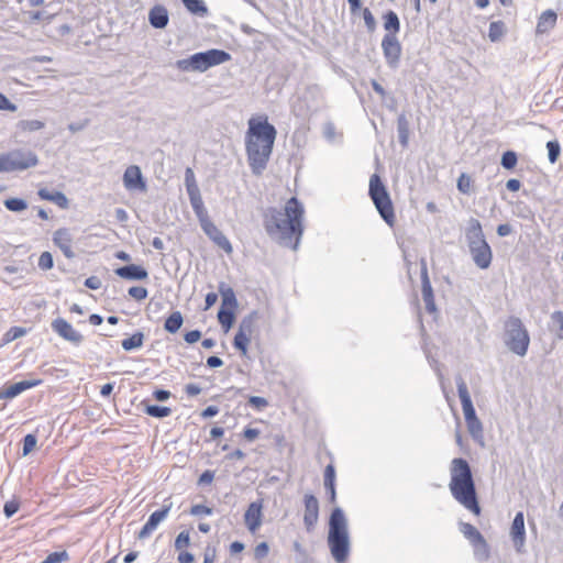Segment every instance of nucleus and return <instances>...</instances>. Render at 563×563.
I'll list each match as a JSON object with an SVG mask.
<instances>
[{
  "label": "nucleus",
  "mask_w": 563,
  "mask_h": 563,
  "mask_svg": "<svg viewBox=\"0 0 563 563\" xmlns=\"http://www.w3.org/2000/svg\"><path fill=\"white\" fill-rule=\"evenodd\" d=\"M292 549L296 553V563L312 560L305 547L298 541H294Z\"/></svg>",
  "instance_id": "nucleus-43"
},
{
  "label": "nucleus",
  "mask_w": 563,
  "mask_h": 563,
  "mask_svg": "<svg viewBox=\"0 0 563 563\" xmlns=\"http://www.w3.org/2000/svg\"><path fill=\"white\" fill-rule=\"evenodd\" d=\"M201 338V332L199 330H191L185 333L184 339L187 343L192 344L199 341Z\"/></svg>",
  "instance_id": "nucleus-63"
},
{
  "label": "nucleus",
  "mask_w": 563,
  "mask_h": 563,
  "mask_svg": "<svg viewBox=\"0 0 563 563\" xmlns=\"http://www.w3.org/2000/svg\"><path fill=\"white\" fill-rule=\"evenodd\" d=\"M19 510V504L14 500L7 501L3 507V514L7 518L12 517Z\"/></svg>",
  "instance_id": "nucleus-60"
},
{
  "label": "nucleus",
  "mask_w": 563,
  "mask_h": 563,
  "mask_svg": "<svg viewBox=\"0 0 563 563\" xmlns=\"http://www.w3.org/2000/svg\"><path fill=\"white\" fill-rule=\"evenodd\" d=\"M184 323V317L180 311H174L164 323V330L168 333H176Z\"/></svg>",
  "instance_id": "nucleus-30"
},
{
  "label": "nucleus",
  "mask_w": 563,
  "mask_h": 563,
  "mask_svg": "<svg viewBox=\"0 0 563 563\" xmlns=\"http://www.w3.org/2000/svg\"><path fill=\"white\" fill-rule=\"evenodd\" d=\"M269 547L267 542L258 543L254 549V556L256 560H262L267 556Z\"/></svg>",
  "instance_id": "nucleus-58"
},
{
  "label": "nucleus",
  "mask_w": 563,
  "mask_h": 563,
  "mask_svg": "<svg viewBox=\"0 0 563 563\" xmlns=\"http://www.w3.org/2000/svg\"><path fill=\"white\" fill-rule=\"evenodd\" d=\"M192 209L203 206L200 189L187 191Z\"/></svg>",
  "instance_id": "nucleus-56"
},
{
  "label": "nucleus",
  "mask_w": 563,
  "mask_h": 563,
  "mask_svg": "<svg viewBox=\"0 0 563 563\" xmlns=\"http://www.w3.org/2000/svg\"><path fill=\"white\" fill-rule=\"evenodd\" d=\"M0 110L15 111L16 106L12 103L7 96L0 93Z\"/></svg>",
  "instance_id": "nucleus-61"
},
{
  "label": "nucleus",
  "mask_w": 563,
  "mask_h": 563,
  "mask_svg": "<svg viewBox=\"0 0 563 563\" xmlns=\"http://www.w3.org/2000/svg\"><path fill=\"white\" fill-rule=\"evenodd\" d=\"M251 338L246 336L244 334H235L233 340V346L241 351L242 355H246L247 352V345L250 343Z\"/></svg>",
  "instance_id": "nucleus-45"
},
{
  "label": "nucleus",
  "mask_w": 563,
  "mask_h": 563,
  "mask_svg": "<svg viewBox=\"0 0 563 563\" xmlns=\"http://www.w3.org/2000/svg\"><path fill=\"white\" fill-rule=\"evenodd\" d=\"M37 439L34 434L29 433L23 439V455L30 454L36 446Z\"/></svg>",
  "instance_id": "nucleus-50"
},
{
  "label": "nucleus",
  "mask_w": 563,
  "mask_h": 563,
  "mask_svg": "<svg viewBox=\"0 0 563 563\" xmlns=\"http://www.w3.org/2000/svg\"><path fill=\"white\" fill-rule=\"evenodd\" d=\"M421 292L427 311L430 313L435 312L433 289L429 279L427 264L423 260L421 261Z\"/></svg>",
  "instance_id": "nucleus-17"
},
{
  "label": "nucleus",
  "mask_w": 563,
  "mask_h": 563,
  "mask_svg": "<svg viewBox=\"0 0 563 563\" xmlns=\"http://www.w3.org/2000/svg\"><path fill=\"white\" fill-rule=\"evenodd\" d=\"M319 519V501L312 494L305 495L303 525L308 532L312 531Z\"/></svg>",
  "instance_id": "nucleus-14"
},
{
  "label": "nucleus",
  "mask_w": 563,
  "mask_h": 563,
  "mask_svg": "<svg viewBox=\"0 0 563 563\" xmlns=\"http://www.w3.org/2000/svg\"><path fill=\"white\" fill-rule=\"evenodd\" d=\"M249 404L257 410H262L268 406V401L260 396H251L249 398Z\"/></svg>",
  "instance_id": "nucleus-59"
},
{
  "label": "nucleus",
  "mask_w": 563,
  "mask_h": 563,
  "mask_svg": "<svg viewBox=\"0 0 563 563\" xmlns=\"http://www.w3.org/2000/svg\"><path fill=\"white\" fill-rule=\"evenodd\" d=\"M205 234L220 249H222L225 253H232L233 249L229 241V239L222 233V231L210 221L206 225L201 227Z\"/></svg>",
  "instance_id": "nucleus-18"
},
{
  "label": "nucleus",
  "mask_w": 563,
  "mask_h": 563,
  "mask_svg": "<svg viewBox=\"0 0 563 563\" xmlns=\"http://www.w3.org/2000/svg\"><path fill=\"white\" fill-rule=\"evenodd\" d=\"M53 241L67 258H70V233L68 229L63 228L54 233Z\"/></svg>",
  "instance_id": "nucleus-24"
},
{
  "label": "nucleus",
  "mask_w": 563,
  "mask_h": 563,
  "mask_svg": "<svg viewBox=\"0 0 563 563\" xmlns=\"http://www.w3.org/2000/svg\"><path fill=\"white\" fill-rule=\"evenodd\" d=\"M115 274L126 280H142L148 276L147 271L135 264L125 265L115 269Z\"/></svg>",
  "instance_id": "nucleus-21"
},
{
  "label": "nucleus",
  "mask_w": 563,
  "mask_h": 563,
  "mask_svg": "<svg viewBox=\"0 0 563 563\" xmlns=\"http://www.w3.org/2000/svg\"><path fill=\"white\" fill-rule=\"evenodd\" d=\"M461 531L474 547L476 559L486 561L489 558V549L483 534L473 525L466 522L461 523Z\"/></svg>",
  "instance_id": "nucleus-9"
},
{
  "label": "nucleus",
  "mask_w": 563,
  "mask_h": 563,
  "mask_svg": "<svg viewBox=\"0 0 563 563\" xmlns=\"http://www.w3.org/2000/svg\"><path fill=\"white\" fill-rule=\"evenodd\" d=\"M262 504L251 503L244 514V522L247 529L254 533L262 525Z\"/></svg>",
  "instance_id": "nucleus-19"
},
{
  "label": "nucleus",
  "mask_w": 563,
  "mask_h": 563,
  "mask_svg": "<svg viewBox=\"0 0 563 563\" xmlns=\"http://www.w3.org/2000/svg\"><path fill=\"white\" fill-rule=\"evenodd\" d=\"M506 25L503 21H493L489 24L488 37L492 42H498L505 35Z\"/></svg>",
  "instance_id": "nucleus-35"
},
{
  "label": "nucleus",
  "mask_w": 563,
  "mask_h": 563,
  "mask_svg": "<svg viewBox=\"0 0 563 563\" xmlns=\"http://www.w3.org/2000/svg\"><path fill=\"white\" fill-rule=\"evenodd\" d=\"M52 328L64 339L70 340V324L66 320L62 318L54 320L52 322Z\"/></svg>",
  "instance_id": "nucleus-36"
},
{
  "label": "nucleus",
  "mask_w": 563,
  "mask_h": 563,
  "mask_svg": "<svg viewBox=\"0 0 563 563\" xmlns=\"http://www.w3.org/2000/svg\"><path fill=\"white\" fill-rule=\"evenodd\" d=\"M37 164V155L31 150L15 148L0 154V173L21 172Z\"/></svg>",
  "instance_id": "nucleus-8"
},
{
  "label": "nucleus",
  "mask_w": 563,
  "mask_h": 563,
  "mask_svg": "<svg viewBox=\"0 0 563 563\" xmlns=\"http://www.w3.org/2000/svg\"><path fill=\"white\" fill-rule=\"evenodd\" d=\"M38 267L43 271L51 269L54 265L53 256L49 252H43L38 258Z\"/></svg>",
  "instance_id": "nucleus-52"
},
{
  "label": "nucleus",
  "mask_w": 563,
  "mask_h": 563,
  "mask_svg": "<svg viewBox=\"0 0 563 563\" xmlns=\"http://www.w3.org/2000/svg\"><path fill=\"white\" fill-rule=\"evenodd\" d=\"M145 412L154 418H165L172 413V409L169 407L158 405H148L145 408Z\"/></svg>",
  "instance_id": "nucleus-38"
},
{
  "label": "nucleus",
  "mask_w": 563,
  "mask_h": 563,
  "mask_svg": "<svg viewBox=\"0 0 563 563\" xmlns=\"http://www.w3.org/2000/svg\"><path fill=\"white\" fill-rule=\"evenodd\" d=\"M384 29L386 34H398L400 31V21L396 12L393 10L387 11L383 15Z\"/></svg>",
  "instance_id": "nucleus-28"
},
{
  "label": "nucleus",
  "mask_w": 563,
  "mask_h": 563,
  "mask_svg": "<svg viewBox=\"0 0 563 563\" xmlns=\"http://www.w3.org/2000/svg\"><path fill=\"white\" fill-rule=\"evenodd\" d=\"M473 181H472V178L465 174V173H462L460 175V177L457 178V189L460 192L464 194V195H470L472 191H473V186H472Z\"/></svg>",
  "instance_id": "nucleus-41"
},
{
  "label": "nucleus",
  "mask_w": 563,
  "mask_h": 563,
  "mask_svg": "<svg viewBox=\"0 0 563 563\" xmlns=\"http://www.w3.org/2000/svg\"><path fill=\"white\" fill-rule=\"evenodd\" d=\"M189 542H190V536H189V532L188 531H181L176 540H175V549L176 550H181L186 547L189 545Z\"/></svg>",
  "instance_id": "nucleus-54"
},
{
  "label": "nucleus",
  "mask_w": 563,
  "mask_h": 563,
  "mask_svg": "<svg viewBox=\"0 0 563 563\" xmlns=\"http://www.w3.org/2000/svg\"><path fill=\"white\" fill-rule=\"evenodd\" d=\"M368 195L382 219L389 227H394L396 222L394 206L386 186L377 174H373L369 178Z\"/></svg>",
  "instance_id": "nucleus-6"
},
{
  "label": "nucleus",
  "mask_w": 563,
  "mask_h": 563,
  "mask_svg": "<svg viewBox=\"0 0 563 563\" xmlns=\"http://www.w3.org/2000/svg\"><path fill=\"white\" fill-rule=\"evenodd\" d=\"M187 10L200 16H205L208 13V8L202 0H181Z\"/></svg>",
  "instance_id": "nucleus-34"
},
{
  "label": "nucleus",
  "mask_w": 563,
  "mask_h": 563,
  "mask_svg": "<svg viewBox=\"0 0 563 563\" xmlns=\"http://www.w3.org/2000/svg\"><path fill=\"white\" fill-rule=\"evenodd\" d=\"M40 384V380H21L14 383L8 387H2L0 389V399H12L19 396L21 393L35 387Z\"/></svg>",
  "instance_id": "nucleus-20"
},
{
  "label": "nucleus",
  "mask_w": 563,
  "mask_h": 563,
  "mask_svg": "<svg viewBox=\"0 0 563 563\" xmlns=\"http://www.w3.org/2000/svg\"><path fill=\"white\" fill-rule=\"evenodd\" d=\"M38 196L44 200H48L56 203L60 208L66 209L68 207V199L60 191H49L45 188H42L38 190Z\"/></svg>",
  "instance_id": "nucleus-27"
},
{
  "label": "nucleus",
  "mask_w": 563,
  "mask_h": 563,
  "mask_svg": "<svg viewBox=\"0 0 563 563\" xmlns=\"http://www.w3.org/2000/svg\"><path fill=\"white\" fill-rule=\"evenodd\" d=\"M218 320L225 330H229L234 322V312L222 307L218 312Z\"/></svg>",
  "instance_id": "nucleus-37"
},
{
  "label": "nucleus",
  "mask_w": 563,
  "mask_h": 563,
  "mask_svg": "<svg viewBox=\"0 0 563 563\" xmlns=\"http://www.w3.org/2000/svg\"><path fill=\"white\" fill-rule=\"evenodd\" d=\"M256 317H257V313L255 311H253L249 316L244 317L239 324V330L236 333L244 334V335L251 338L253 330H254Z\"/></svg>",
  "instance_id": "nucleus-32"
},
{
  "label": "nucleus",
  "mask_w": 563,
  "mask_h": 563,
  "mask_svg": "<svg viewBox=\"0 0 563 563\" xmlns=\"http://www.w3.org/2000/svg\"><path fill=\"white\" fill-rule=\"evenodd\" d=\"M397 132H398V140L402 147L408 146L409 142V121L405 113H401L397 118Z\"/></svg>",
  "instance_id": "nucleus-26"
},
{
  "label": "nucleus",
  "mask_w": 563,
  "mask_h": 563,
  "mask_svg": "<svg viewBox=\"0 0 563 563\" xmlns=\"http://www.w3.org/2000/svg\"><path fill=\"white\" fill-rule=\"evenodd\" d=\"M382 49L388 67L396 69L401 57V44L396 34H385L382 40Z\"/></svg>",
  "instance_id": "nucleus-11"
},
{
  "label": "nucleus",
  "mask_w": 563,
  "mask_h": 563,
  "mask_svg": "<svg viewBox=\"0 0 563 563\" xmlns=\"http://www.w3.org/2000/svg\"><path fill=\"white\" fill-rule=\"evenodd\" d=\"M328 545L336 563H345L351 550L347 520L343 510L336 507L329 519Z\"/></svg>",
  "instance_id": "nucleus-4"
},
{
  "label": "nucleus",
  "mask_w": 563,
  "mask_h": 563,
  "mask_svg": "<svg viewBox=\"0 0 563 563\" xmlns=\"http://www.w3.org/2000/svg\"><path fill=\"white\" fill-rule=\"evenodd\" d=\"M4 207L13 212H21L27 208V203L22 198H9L3 201Z\"/></svg>",
  "instance_id": "nucleus-39"
},
{
  "label": "nucleus",
  "mask_w": 563,
  "mask_h": 563,
  "mask_svg": "<svg viewBox=\"0 0 563 563\" xmlns=\"http://www.w3.org/2000/svg\"><path fill=\"white\" fill-rule=\"evenodd\" d=\"M335 470L332 464L327 465L324 470V487L329 494V501L334 504L336 501V492H335Z\"/></svg>",
  "instance_id": "nucleus-25"
},
{
  "label": "nucleus",
  "mask_w": 563,
  "mask_h": 563,
  "mask_svg": "<svg viewBox=\"0 0 563 563\" xmlns=\"http://www.w3.org/2000/svg\"><path fill=\"white\" fill-rule=\"evenodd\" d=\"M303 206L296 197H291L284 209L267 208L263 213V225L266 233L284 246L297 250L303 233Z\"/></svg>",
  "instance_id": "nucleus-1"
},
{
  "label": "nucleus",
  "mask_w": 563,
  "mask_h": 563,
  "mask_svg": "<svg viewBox=\"0 0 563 563\" xmlns=\"http://www.w3.org/2000/svg\"><path fill=\"white\" fill-rule=\"evenodd\" d=\"M68 560V552L66 550L49 553L42 563H60Z\"/></svg>",
  "instance_id": "nucleus-49"
},
{
  "label": "nucleus",
  "mask_w": 563,
  "mask_h": 563,
  "mask_svg": "<svg viewBox=\"0 0 563 563\" xmlns=\"http://www.w3.org/2000/svg\"><path fill=\"white\" fill-rule=\"evenodd\" d=\"M172 503L164 504L162 509L154 511L148 517L146 523L139 532L140 539H146L158 527V525L167 517L172 509Z\"/></svg>",
  "instance_id": "nucleus-16"
},
{
  "label": "nucleus",
  "mask_w": 563,
  "mask_h": 563,
  "mask_svg": "<svg viewBox=\"0 0 563 563\" xmlns=\"http://www.w3.org/2000/svg\"><path fill=\"white\" fill-rule=\"evenodd\" d=\"M196 71H206L210 67L221 65L231 59V55L222 49L212 48L194 54Z\"/></svg>",
  "instance_id": "nucleus-10"
},
{
  "label": "nucleus",
  "mask_w": 563,
  "mask_h": 563,
  "mask_svg": "<svg viewBox=\"0 0 563 563\" xmlns=\"http://www.w3.org/2000/svg\"><path fill=\"white\" fill-rule=\"evenodd\" d=\"M196 62L195 55L189 56L188 58L178 59L176 62L177 69L181 71H196Z\"/></svg>",
  "instance_id": "nucleus-47"
},
{
  "label": "nucleus",
  "mask_w": 563,
  "mask_h": 563,
  "mask_svg": "<svg viewBox=\"0 0 563 563\" xmlns=\"http://www.w3.org/2000/svg\"><path fill=\"white\" fill-rule=\"evenodd\" d=\"M362 14H363V19H364L367 31L369 33H373L377 26L376 20L374 18L373 13L371 12V10L368 8H364L362 10Z\"/></svg>",
  "instance_id": "nucleus-48"
},
{
  "label": "nucleus",
  "mask_w": 563,
  "mask_h": 563,
  "mask_svg": "<svg viewBox=\"0 0 563 563\" xmlns=\"http://www.w3.org/2000/svg\"><path fill=\"white\" fill-rule=\"evenodd\" d=\"M150 24L155 29H164L169 21L168 11L162 4L154 5L148 12Z\"/></svg>",
  "instance_id": "nucleus-22"
},
{
  "label": "nucleus",
  "mask_w": 563,
  "mask_h": 563,
  "mask_svg": "<svg viewBox=\"0 0 563 563\" xmlns=\"http://www.w3.org/2000/svg\"><path fill=\"white\" fill-rule=\"evenodd\" d=\"M510 537L514 542V547L518 553L525 551L526 544V529H525V517L521 511L517 512L510 528Z\"/></svg>",
  "instance_id": "nucleus-12"
},
{
  "label": "nucleus",
  "mask_w": 563,
  "mask_h": 563,
  "mask_svg": "<svg viewBox=\"0 0 563 563\" xmlns=\"http://www.w3.org/2000/svg\"><path fill=\"white\" fill-rule=\"evenodd\" d=\"M505 343L519 356H525L530 344L529 333L518 317H509L505 322Z\"/></svg>",
  "instance_id": "nucleus-7"
},
{
  "label": "nucleus",
  "mask_w": 563,
  "mask_h": 563,
  "mask_svg": "<svg viewBox=\"0 0 563 563\" xmlns=\"http://www.w3.org/2000/svg\"><path fill=\"white\" fill-rule=\"evenodd\" d=\"M144 342V333L137 331L133 333L130 338L122 340L121 345L124 351H132L134 349H139L143 345Z\"/></svg>",
  "instance_id": "nucleus-33"
},
{
  "label": "nucleus",
  "mask_w": 563,
  "mask_h": 563,
  "mask_svg": "<svg viewBox=\"0 0 563 563\" xmlns=\"http://www.w3.org/2000/svg\"><path fill=\"white\" fill-rule=\"evenodd\" d=\"M547 148H548L549 161H550V163L554 164L561 154V147H560L559 142L558 141H549L547 143Z\"/></svg>",
  "instance_id": "nucleus-46"
},
{
  "label": "nucleus",
  "mask_w": 563,
  "mask_h": 563,
  "mask_svg": "<svg viewBox=\"0 0 563 563\" xmlns=\"http://www.w3.org/2000/svg\"><path fill=\"white\" fill-rule=\"evenodd\" d=\"M123 185L129 191H146V183L139 166L131 165L125 169L123 174Z\"/></svg>",
  "instance_id": "nucleus-13"
},
{
  "label": "nucleus",
  "mask_w": 563,
  "mask_h": 563,
  "mask_svg": "<svg viewBox=\"0 0 563 563\" xmlns=\"http://www.w3.org/2000/svg\"><path fill=\"white\" fill-rule=\"evenodd\" d=\"M558 20V14L549 9L541 13V15L538 19L537 23V33L538 34H544L548 33L550 30H552Z\"/></svg>",
  "instance_id": "nucleus-23"
},
{
  "label": "nucleus",
  "mask_w": 563,
  "mask_h": 563,
  "mask_svg": "<svg viewBox=\"0 0 563 563\" xmlns=\"http://www.w3.org/2000/svg\"><path fill=\"white\" fill-rule=\"evenodd\" d=\"M128 292L133 299H135L137 301L144 300L148 295L147 289L142 286L130 287Z\"/></svg>",
  "instance_id": "nucleus-51"
},
{
  "label": "nucleus",
  "mask_w": 563,
  "mask_h": 563,
  "mask_svg": "<svg viewBox=\"0 0 563 563\" xmlns=\"http://www.w3.org/2000/svg\"><path fill=\"white\" fill-rule=\"evenodd\" d=\"M517 154L512 151H507L503 154L500 164L505 169H512L517 165Z\"/></svg>",
  "instance_id": "nucleus-44"
},
{
  "label": "nucleus",
  "mask_w": 563,
  "mask_h": 563,
  "mask_svg": "<svg viewBox=\"0 0 563 563\" xmlns=\"http://www.w3.org/2000/svg\"><path fill=\"white\" fill-rule=\"evenodd\" d=\"M456 387H457V394H459V397L461 400L462 409L464 412L465 422L473 420V419L474 420L478 419L476 417V412H475V409H474V406H473V402H472V399H471V396L468 393L467 385L461 376H459L456 378Z\"/></svg>",
  "instance_id": "nucleus-15"
},
{
  "label": "nucleus",
  "mask_w": 563,
  "mask_h": 563,
  "mask_svg": "<svg viewBox=\"0 0 563 563\" xmlns=\"http://www.w3.org/2000/svg\"><path fill=\"white\" fill-rule=\"evenodd\" d=\"M450 475L449 487L454 499L474 515H479L481 507L468 462L462 457L453 459L450 465Z\"/></svg>",
  "instance_id": "nucleus-3"
},
{
  "label": "nucleus",
  "mask_w": 563,
  "mask_h": 563,
  "mask_svg": "<svg viewBox=\"0 0 563 563\" xmlns=\"http://www.w3.org/2000/svg\"><path fill=\"white\" fill-rule=\"evenodd\" d=\"M216 560V549L207 548L203 554V563H214Z\"/></svg>",
  "instance_id": "nucleus-64"
},
{
  "label": "nucleus",
  "mask_w": 563,
  "mask_h": 563,
  "mask_svg": "<svg viewBox=\"0 0 563 563\" xmlns=\"http://www.w3.org/2000/svg\"><path fill=\"white\" fill-rule=\"evenodd\" d=\"M219 292L222 296V307L230 306L231 308H235L238 306V300L233 289L225 283H220Z\"/></svg>",
  "instance_id": "nucleus-31"
},
{
  "label": "nucleus",
  "mask_w": 563,
  "mask_h": 563,
  "mask_svg": "<svg viewBox=\"0 0 563 563\" xmlns=\"http://www.w3.org/2000/svg\"><path fill=\"white\" fill-rule=\"evenodd\" d=\"M192 210L198 218L200 227H203L211 221L205 205Z\"/></svg>",
  "instance_id": "nucleus-55"
},
{
  "label": "nucleus",
  "mask_w": 563,
  "mask_h": 563,
  "mask_svg": "<svg viewBox=\"0 0 563 563\" xmlns=\"http://www.w3.org/2000/svg\"><path fill=\"white\" fill-rule=\"evenodd\" d=\"M25 334V329L21 328V327H11L3 335L2 338V343L0 344V346L4 345V344H8L19 338H21L22 335Z\"/></svg>",
  "instance_id": "nucleus-42"
},
{
  "label": "nucleus",
  "mask_w": 563,
  "mask_h": 563,
  "mask_svg": "<svg viewBox=\"0 0 563 563\" xmlns=\"http://www.w3.org/2000/svg\"><path fill=\"white\" fill-rule=\"evenodd\" d=\"M190 514L192 516H209L212 514V508L206 506V505H202V504H197V505H194L190 509Z\"/></svg>",
  "instance_id": "nucleus-57"
},
{
  "label": "nucleus",
  "mask_w": 563,
  "mask_h": 563,
  "mask_svg": "<svg viewBox=\"0 0 563 563\" xmlns=\"http://www.w3.org/2000/svg\"><path fill=\"white\" fill-rule=\"evenodd\" d=\"M467 430L475 442L484 446L483 424L479 419L466 421Z\"/></svg>",
  "instance_id": "nucleus-29"
},
{
  "label": "nucleus",
  "mask_w": 563,
  "mask_h": 563,
  "mask_svg": "<svg viewBox=\"0 0 563 563\" xmlns=\"http://www.w3.org/2000/svg\"><path fill=\"white\" fill-rule=\"evenodd\" d=\"M277 131L266 117L261 120H249L245 135V150L249 166L255 176H261L267 167L273 152Z\"/></svg>",
  "instance_id": "nucleus-2"
},
{
  "label": "nucleus",
  "mask_w": 563,
  "mask_h": 563,
  "mask_svg": "<svg viewBox=\"0 0 563 563\" xmlns=\"http://www.w3.org/2000/svg\"><path fill=\"white\" fill-rule=\"evenodd\" d=\"M45 123L41 120H21L18 124L19 129L24 132H34L43 129Z\"/></svg>",
  "instance_id": "nucleus-40"
},
{
  "label": "nucleus",
  "mask_w": 563,
  "mask_h": 563,
  "mask_svg": "<svg viewBox=\"0 0 563 563\" xmlns=\"http://www.w3.org/2000/svg\"><path fill=\"white\" fill-rule=\"evenodd\" d=\"M185 185H186L187 191L199 189L196 178H195V174H194L192 169L189 167L185 172Z\"/></svg>",
  "instance_id": "nucleus-53"
},
{
  "label": "nucleus",
  "mask_w": 563,
  "mask_h": 563,
  "mask_svg": "<svg viewBox=\"0 0 563 563\" xmlns=\"http://www.w3.org/2000/svg\"><path fill=\"white\" fill-rule=\"evenodd\" d=\"M102 283L98 276H90L85 280V286L89 289L97 290L101 287Z\"/></svg>",
  "instance_id": "nucleus-62"
},
{
  "label": "nucleus",
  "mask_w": 563,
  "mask_h": 563,
  "mask_svg": "<svg viewBox=\"0 0 563 563\" xmlns=\"http://www.w3.org/2000/svg\"><path fill=\"white\" fill-rule=\"evenodd\" d=\"M465 239L474 264L481 269H487L493 261V252L479 220L475 218L468 220Z\"/></svg>",
  "instance_id": "nucleus-5"
}]
</instances>
